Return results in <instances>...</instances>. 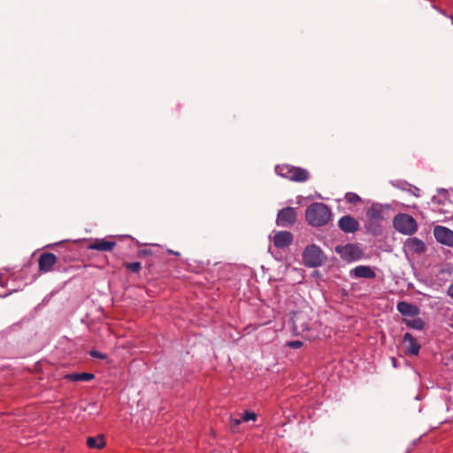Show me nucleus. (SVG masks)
<instances>
[{
    "label": "nucleus",
    "mask_w": 453,
    "mask_h": 453,
    "mask_svg": "<svg viewBox=\"0 0 453 453\" xmlns=\"http://www.w3.org/2000/svg\"><path fill=\"white\" fill-rule=\"evenodd\" d=\"M335 251L347 262H353L362 258L363 251L358 245L348 243L335 247Z\"/></svg>",
    "instance_id": "nucleus-5"
},
{
    "label": "nucleus",
    "mask_w": 453,
    "mask_h": 453,
    "mask_svg": "<svg viewBox=\"0 0 453 453\" xmlns=\"http://www.w3.org/2000/svg\"><path fill=\"white\" fill-rule=\"evenodd\" d=\"M296 219V210L292 207H287L279 211L277 217V224L281 226H288L294 224Z\"/></svg>",
    "instance_id": "nucleus-9"
},
{
    "label": "nucleus",
    "mask_w": 453,
    "mask_h": 453,
    "mask_svg": "<svg viewBox=\"0 0 453 453\" xmlns=\"http://www.w3.org/2000/svg\"><path fill=\"white\" fill-rule=\"evenodd\" d=\"M91 356L92 357H102V356L99 355L96 351H92L91 352Z\"/></svg>",
    "instance_id": "nucleus-26"
},
{
    "label": "nucleus",
    "mask_w": 453,
    "mask_h": 453,
    "mask_svg": "<svg viewBox=\"0 0 453 453\" xmlns=\"http://www.w3.org/2000/svg\"><path fill=\"white\" fill-rule=\"evenodd\" d=\"M58 262V257L50 252L41 254L38 259V267L41 273H47L53 271Z\"/></svg>",
    "instance_id": "nucleus-7"
},
{
    "label": "nucleus",
    "mask_w": 453,
    "mask_h": 453,
    "mask_svg": "<svg viewBox=\"0 0 453 453\" xmlns=\"http://www.w3.org/2000/svg\"><path fill=\"white\" fill-rule=\"evenodd\" d=\"M403 321L406 326L412 329L422 330L425 326L424 321L418 316L411 318H403Z\"/></svg>",
    "instance_id": "nucleus-17"
},
{
    "label": "nucleus",
    "mask_w": 453,
    "mask_h": 453,
    "mask_svg": "<svg viewBox=\"0 0 453 453\" xmlns=\"http://www.w3.org/2000/svg\"><path fill=\"white\" fill-rule=\"evenodd\" d=\"M448 295L453 298V283L448 288Z\"/></svg>",
    "instance_id": "nucleus-25"
},
{
    "label": "nucleus",
    "mask_w": 453,
    "mask_h": 453,
    "mask_svg": "<svg viewBox=\"0 0 453 453\" xmlns=\"http://www.w3.org/2000/svg\"><path fill=\"white\" fill-rule=\"evenodd\" d=\"M368 222L366 229L372 234H378L380 231V224L384 219L382 210L378 206H372L367 211Z\"/></svg>",
    "instance_id": "nucleus-6"
},
{
    "label": "nucleus",
    "mask_w": 453,
    "mask_h": 453,
    "mask_svg": "<svg viewBox=\"0 0 453 453\" xmlns=\"http://www.w3.org/2000/svg\"><path fill=\"white\" fill-rule=\"evenodd\" d=\"M434 234L437 242L447 246H453V231L442 226H436L434 229Z\"/></svg>",
    "instance_id": "nucleus-8"
},
{
    "label": "nucleus",
    "mask_w": 453,
    "mask_h": 453,
    "mask_svg": "<svg viewBox=\"0 0 453 453\" xmlns=\"http://www.w3.org/2000/svg\"><path fill=\"white\" fill-rule=\"evenodd\" d=\"M275 173L282 178L296 182H304L310 178V173L306 169L288 164L277 165Z\"/></svg>",
    "instance_id": "nucleus-2"
},
{
    "label": "nucleus",
    "mask_w": 453,
    "mask_h": 453,
    "mask_svg": "<svg viewBox=\"0 0 453 453\" xmlns=\"http://www.w3.org/2000/svg\"><path fill=\"white\" fill-rule=\"evenodd\" d=\"M351 274L355 278L374 279L376 277L374 270L368 265H358L355 267L351 271Z\"/></svg>",
    "instance_id": "nucleus-15"
},
{
    "label": "nucleus",
    "mask_w": 453,
    "mask_h": 453,
    "mask_svg": "<svg viewBox=\"0 0 453 453\" xmlns=\"http://www.w3.org/2000/svg\"><path fill=\"white\" fill-rule=\"evenodd\" d=\"M406 244L411 250L416 253H422L425 251L424 242L417 238H411L408 240Z\"/></svg>",
    "instance_id": "nucleus-19"
},
{
    "label": "nucleus",
    "mask_w": 453,
    "mask_h": 453,
    "mask_svg": "<svg viewBox=\"0 0 453 453\" xmlns=\"http://www.w3.org/2000/svg\"><path fill=\"white\" fill-rule=\"evenodd\" d=\"M303 345L301 341H290L287 342V346L292 349H299Z\"/></svg>",
    "instance_id": "nucleus-23"
},
{
    "label": "nucleus",
    "mask_w": 453,
    "mask_h": 453,
    "mask_svg": "<svg viewBox=\"0 0 453 453\" xmlns=\"http://www.w3.org/2000/svg\"><path fill=\"white\" fill-rule=\"evenodd\" d=\"M303 259L305 265L316 267L322 264L324 254L321 249L314 244L309 245L303 251Z\"/></svg>",
    "instance_id": "nucleus-4"
},
{
    "label": "nucleus",
    "mask_w": 453,
    "mask_h": 453,
    "mask_svg": "<svg viewBox=\"0 0 453 453\" xmlns=\"http://www.w3.org/2000/svg\"><path fill=\"white\" fill-rule=\"evenodd\" d=\"M396 308L403 318L416 317L420 312L419 308L417 305L404 301L399 302Z\"/></svg>",
    "instance_id": "nucleus-12"
},
{
    "label": "nucleus",
    "mask_w": 453,
    "mask_h": 453,
    "mask_svg": "<svg viewBox=\"0 0 453 453\" xmlns=\"http://www.w3.org/2000/svg\"><path fill=\"white\" fill-rule=\"evenodd\" d=\"M339 227L346 233H354L357 231L359 224L353 217L344 216L339 220Z\"/></svg>",
    "instance_id": "nucleus-14"
},
{
    "label": "nucleus",
    "mask_w": 453,
    "mask_h": 453,
    "mask_svg": "<svg viewBox=\"0 0 453 453\" xmlns=\"http://www.w3.org/2000/svg\"><path fill=\"white\" fill-rule=\"evenodd\" d=\"M242 422V418H231L230 420V426L233 430H235Z\"/></svg>",
    "instance_id": "nucleus-24"
},
{
    "label": "nucleus",
    "mask_w": 453,
    "mask_h": 453,
    "mask_svg": "<svg viewBox=\"0 0 453 453\" xmlns=\"http://www.w3.org/2000/svg\"><path fill=\"white\" fill-rule=\"evenodd\" d=\"M63 379L67 380L69 381L76 382V381H88L94 379V374L88 372H81V373H68L63 376Z\"/></svg>",
    "instance_id": "nucleus-16"
},
{
    "label": "nucleus",
    "mask_w": 453,
    "mask_h": 453,
    "mask_svg": "<svg viewBox=\"0 0 453 453\" xmlns=\"http://www.w3.org/2000/svg\"><path fill=\"white\" fill-rule=\"evenodd\" d=\"M293 241V235L288 231H280L274 234L273 244L279 249L288 247Z\"/></svg>",
    "instance_id": "nucleus-13"
},
{
    "label": "nucleus",
    "mask_w": 453,
    "mask_h": 453,
    "mask_svg": "<svg viewBox=\"0 0 453 453\" xmlns=\"http://www.w3.org/2000/svg\"><path fill=\"white\" fill-rule=\"evenodd\" d=\"M116 246V242L111 238L95 239L89 242L88 250L99 251H111Z\"/></svg>",
    "instance_id": "nucleus-10"
},
{
    "label": "nucleus",
    "mask_w": 453,
    "mask_h": 453,
    "mask_svg": "<svg viewBox=\"0 0 453 453\" xmlns=\"http://www.w3.org/2000/svg\"><path fill=\"white\" fill-rule=\"evenodd\" d=\"M256 419H257V414L252 411H245L242 417V420L244 422H248L250 420L255 421Z\"/></svg>",
    "instance_id": "nucleus-22"
},
{
    "label": "nucleus",
    "mask_w": 453,
    "mask_h": 453,
    "mask_svg": "<svg viewBox=\"0 0 453 453\" xmlns=\"http://www.w3.org/2000/svg\"><path fill=\"white\" fill-rule=\"evenodd\" d=\"M345 199L348 203H353V204H356V203L361 202L360 196L353 192H348L345 195Z\"/></svg>",
    "instance_id": "nucleus-20"
},
{
    "label": "nucleus",
    "mask_w": 453,
    "mask_h": 453,
    "mask_svg": "<svg viewBox=\"0 0 453 453\" xmlns=\"http://www.w3.org/2000/svg\"><path fill=\"white\" fill-rule=\"evenodd\" d=\"M305 217L311 226H321L330 220L331 211L326 204L313 203L307 207Z\"/></svg>",
    "instance_id": "nucleus-1"
},
{
    "label": "nucleus",
    "mask_w": 453,
    "mask_h": 453,
    "mask_svg": "<svg viewBox=\"0 0 453 453\" xmlns=\"http://www.w3.org/2000/svg\"><path fill=\"white\" fill-rule=\"evenodd\" d=\"M403 342L405 347V353L408 355L417 356L420 350V344L417 339L414 338L410 333H405L403 338Z\"/></svg>",
    "instance_id": "nucleus-11"
},
{
    "label": "nucleus",
    "mask_w": 453,
    "mask_h": 453,
    "mask_svg": "<svg viewBox=\"0 0 453 453\" xmlns=\"http://www.w3.org/2000/svg\"><path fill=\"white\" fill-rule=\"evenodd\" d=\"M105 440L104 435H98L96 437H88L87 439V445L90 449H102L105 447Z\"/></svg>",
    "instance_id": "nucleus-18"
},
{
    "label": "nucleus",
    "mask_w": 453,
    "mask_h": 453,
    "mask_svg": "<svg viewBox=\"0 0 453 453\" xmlns=\"http://www.w3.org/2000/svg\"><path fill=\"white\" fill-rule=\"evenodd\" d=\"M394 227L403 234H412L418 229L416 220L410 215L399 213L394 218Z\"/></svg>",
    "instance_id": "nucleus-3"
},
{
    "label": "nucleus",
    "mask_w": 453,
    "mask_h": 453,
    "mask_svg": "<svg viewBox=\"0 0 453 453\" xmlns=\"http://www.w3.org/2000/svg\"><path fill=\"white\" fill-rule=\"evenodd\" d=\"M125 267L133 273H139L142 269V265L140 262L126 263Z\"/></svg>",
    "instance_id": "nucleus-21"
}]
</instances>
